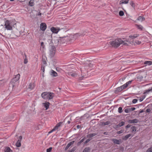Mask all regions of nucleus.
<instances>
[{
	"label": "nucleus",
	"instance_id": "1",
	"mask_svg": "<svg viewBox=\"0 0 152 152\" xmlns=\"http://www.w3.org/2000/svg\"><path fill=\"white\" fill-rule=\"evenodd\" d=\"M110 43L112 47L115 48H117L121 44L125 46H127L128 45L127 43L125 42L124 41L120 38L115 39L110 41Z\"/></svg>",
	"mask_w": 152,
	"mask_h": 152
},
{
	"label": "nucleus",
	"instance_id": "2",
	"mask_svg": "<svg viewBox=\"0 0 152 152\" xmlns=\"http://www.w3.org/2000/svg\"><path fill=\"white\" fill-rule=\"evenodd\" d=\"M4 26H5V28L7 30H12V27L11 25V23L9 20H7L5 21Z\"/></svg>",
	"mask_w": 152,
	"mask_h": 152
},
{
	"label": "nucleus",
	"instance_id": "3",
	"mask_svg": "<svg viewBox=\"0 0 152 152\" xmlns=\"http://www.w3.org/2000/svg\"><path fill=\"white\" fill-rule=\"evenodd\" d=\"M20 76V74H18V75H15V77L12 79L11 83H12L13 87L14 86V84L19 79Z\"/></svg>",
	"mask_w": 152,
	"mask_h": 152
},
{
	"label": "nucleus",
	"instance_id": "4",
	"mask_svg": "<svg viewBox=\"0 0 152 152\" xmlns=\"http://www.w3.org/2000/svg\"><path fill=\"white\" fill-rule=\"evenodd\" d=\"M50 47V55L51 57H53L55 54L56 49L54 46H51Z\"/></svg>",
	"mask_w": 152,
	"mask_h": 152
},
{
	"label": "nucleus",
	"instance_id": "5",
	"mask_svg": "<svg viewBox=\"0 0 152 152\" xmlns=\"http://www.w3.org/2000/svg\"><path fill=\"white\" fill-rule=\"evenodd\" d=\"M126 88H125L124 86V85L121 86L117 88H116L115 90L114 91V92L115 94H118V92L121 91L124 89Z\"/></svg>",
	"mask_w": 152,
	"mask_h": 152
},
{
	"label": "nucleus",
	"instance_id": "6",
	"mask_svg": "<svg viewBox=\"0 0 152 152\" xmlns=\"http://www.w3.org/2000/svg\"><path fill=\"white\" fill-rule=\"evenodd\" d=\"M55 94L54 93L50 92H48L47 99L50 100L52 99L54 96Z\"/></svg>",
	"mask_w": 152,
	"mask_h": 152
},
{
	"label": "nucleus",
	"instance_id": "7",
	"mask_svg": "<svg viewBox=\"0 0 152 152\" xmlns=\"http://www.w3.org/2000/svg\"><path fill=\"white\" fill-rule=\"evenodd\" d=\"M47 26L45 23H42L40 25V29L42 31H44L46 28Z\"/></svg>",
	"mask_w": 152,
	"mask_h": 152
},
{
	"label": "nucleus",
	"instance_id": "8",
	"mask_svg": "<svg viewBox=\"0 0 152 152\" xmlns=\"http://www.w3.org/2000/svg\"><path fill=\"white\" fill-rule=\"evenodd\" d=\"M135 109V107H130L129 108H126L125 109L124 111L125 113H128L134 110Z\"/></svg>",
	"mask_w": 152,
	"mask_h": 152
},
{
	"label": "nucleus",
	"instance_id": "9",
	"mask_svg": "<svg viewBox=\"0 0 152 152\" xmlns=\"http://www.w3.org/2000/svg\"><path fill=\"white\" fill-rule=\"evenodd\" d=\"M48 92H45L42 93L41 94L42 97L45 99H47Z\"/></svg>",
	"mask_w": 152,
	"mask_h": 152
},
{
	"label": "nucleus",
	"instance_id": "10",
	"mask_svg": "<svg viewBox=\"0 0 152 152\" xmlns=\"http://www.w3.org/2000/svg\"><path fill=\"white\" fill-rule=\"evenodd\" d=\"M111 140L115 144H120L121 142V140H118L116 139H112Z\"/></svg>",
	"mask_w": 152,
	"mask_h": 152
},
{
	"label": "nucleus",
	"instance_id": "11",
	"mask_svg": "<svg viewBox=\"0 0 152 152\" xmlns=\"http://www.w3.org/2000/svg\"><path fill=\"white\" fill-rule=\"evenodd\" d=\"M50 104V103L48 102L42 103V105L45 108L46 110H47L49 108Z\"/></svg>",
	"mask_w": 152,
	"mask_h": 152
},
{
	"label": "nucleus",
	"instance_id": "12",
	"mask_svg": "<svg viewBox=\"0 0 152 152\" xmlns=\"http://www.w3.org/2000/svg\"><path fill=\"white\" fill-rule=\"evenodd\" d=\"M50 30L52 32L55 33H58L59 30H58V29L54 27H51L50 28Z\"/></svg>",
	"mask_w": 152,
	"mask_h": 152
},
{
	"label": "nucleus",
	"instance_id": "13",
	"mask_svg": "<svg viewBox=\"0 0 152 152\" xmlns=\"http://www.w3.org/2000/svg\"><path fill=\"white\" fill-rule=\"evenodd\" d=\"M139 122V120L137 119H134L133 120H130L129 121V123L130 124H134L137 123Z\"/></svg>",
	"mask_w": 152,
	"mask_h": 152
},
{
	"label": "nucleus",
	"instance_id": "14",
	"mask_svg": "<svg viewBox=\"0 0 152 152\" xmlns=\"http://www.w3.org/2000/svg\"><path fill=\"white\" fill-rule=\"evenodd\" d=\"M74 142L75 141H72L69 142L66 146L65 149V150L66 151L67 150L71 145H72L74 143Z\"/></svg>",
	"mask_w": 152,
	"mask_h": 152
},
{
	"label": "nucleus",
	"instance_id": "15",
	"mask_svg": "<svg viewBox=\"0 0 152 152\" xmlns=\"http://www.w3.org/2000/svg\"><path fill=\"white\" fill-rule=\"evenodd\" d=\"M139 35L137 34H134L133 35H130L129 36V38L130 39H131V40L139 36Z\"/></svg>",
	"mask_w": 152,
	"mask_h": 152
},
{
	"label": "nucleus",
	"instance_id": "16",
	"mask_svg": "<svg viewBox=\"0 0 152 152\" xmlns=\"http://www.w3.org/2000/svg\"><path fill=\"white\" fill-rule=\"evenodd\" d=\"M97 134V133H93L87 135L86 137L88 138H90L92 137H93Z\"/></svg>",
	"mask_w": 152,
	"mask_h": 152
},
{
	"label": "nucleus",
	"instance_id": "17",
	"mask_svg": "<svg viewBox=\"0 0 152 152\" xmlns=\"http://www.w3.org/2000/svg\"><path fill=\"white\" fill-rule=\"evenodd\" d=\"M123 41L125 42H126L128 44L127 46L129 44H132L133 42L132 41H131V40L130 39H126V40H124Z\"/></svg>",
	"mask_w": 152,
	"mask_h": 152
},
{
	"label": "nucleus",
	"instance_id": "18",
	"mask_svg": "<svg viewBox=\"0 0 152 152\" xmlns=\"http://www.w3.org/2000/svg\"><path fill=\"white\" fill-rule=\"evenodd\" d=\"M50 75L54 77H56L57 76V73L53 70H51V71Z\"/></svg>",
	"mask_w": 152,
	"mask_h": 152
},
{
	"label": "nucleus",
	"instance_id": "19",
	"mask_svg": "<svg viewBox=\"0 0 152 152\" xmlns=\"http://www.w3.org/2000/svg\"><path fill=\"white\" fill-rule=\"evenodd\" d=\"M133 81V80L129 81L128 82H127L125 84L123 85L124 86L125 88H126L129 85L131 84Z\"/></svg>",
	"mask_w": 152,
	"mask_h": 152
},
{
	"label": "nucleus",
	"instance_id": "20",
	"mask_svg": "<svg viewBox=\"0 0 152 152\" xmlns=\"http://www.w3.org/2000/svg\"><path fill=\"white\" fill-rule=\"evenodd\" d=\"M5 152H12V151L9 147H6L4 149Z\"/></svg>",
	"mask_w": 152,
	"mask_h": 152
},
{
	"label": "nucleus",
	"instance_id": "21",
	"mask_svg": "<svg viewBox=\"0 0 152 152\" xmlns=\"http://www.w3.org/2000/svg\"><path fill=\"white\" fill-rule=\"evenodd\" d=\"M132 134H129L126 135L125 136L123 137H122V139L124 140H126Z\"/></svg>",
	"mask_w": 152,
	"mask_h": 152
},
{
	"label": "nucleus",
	"instance_id": "22",
	"mask_svg": "<svg viewBox=\"0 0 152 152\" xmlns=\"http://www.w3.org/2000/svg\"><path fill=\"white\" fill-rule=\"evenodd\" d=\"M129 0H121L120 2V4H126L128 3Z\"/></svg>",
	"mask_w": 152,
	"mask_h": 152
},
{
	"label": "nucleus",
	"instance_id": "23",
	"mask_svg": "<svg viewBox=\"0 0 152 152\" xmlns=\"http://www.w3.org/2000/svg\"><path fill=\"white\" fill-rule=\"evenodd\" d=\"M63 122H60L58 123L56 126L55 127L54 129H55V130H57L58 129V127L60 126L62 124Z\"/></svg>",
	"mask_w": 152,
	"mask_h": 152
},
{
	"label": "nucleus",
	"instance_id": "24",
	"mask_svg": "<svg viewBox=\"0 0 152 152\" xmlns=\"http://www.w3.org/2000/svg\"><path fill=\"white\" fill-rule=\"evenodd\" d=\"M34 87V83H30L28 85V88L31 89H33Z\"/></svg>",
	"mask_w": 152,
	"mask_h": 152
},
{
	"label": "nucleus",
	"instance_id": "25",
	"mask_svg": "<svg viewBox=\"0 0 152 152\" xmlns=\"http://www.w3.org/2000/svg\"><path fill=\"white\" fill-rule=\"evenodd\" d=\"M83 70H81V75L82 77H79V80H83V78H86V75H84V73L83 72Z\"/></svg>",
	"mask_w": 152,
	"mask_h": 152
},
{
	"label": "nucleus",
	"instance_id": "26",
	"mask_svg": "<svg viewBox=\"0 0 152 152\" xmlns=\"http://www.w3.org/2000/svg\"><path fill=\"white\" fill-rule=\"evenodd\" d=\"M47 63L45 58H42V66H46Z\"/></svg>",
	"mask_w": 152,
	"mask_h": 152
},
{
	"label": "nucleus",
	"instance_id": "27",
	"mask_svg": "<svg viewBox=\"0 0 152 152\" xmlns=\"http://www.w3.org/2000/svg\"><path fill=\"white\" fill-rule=\"evenodd\" d=\"M68 74L69 75H70L73 77H75L77 75L75 73H73L72 72H68Z\"/></svg>",
	"mask_w": 152,
	"mask_h": 152
},
{
	"label": "nucleus",
	"instance_id": "28",
	"mask_svg": "<svg viewBox=\"0 0 152 152\" xmlns=\"http://www.w3.org/2000/svg\"><path fill=\"white\" fill-rule=\"evenodd\" d=\"M125 123L124 121H121L119 123L118 125L116 126V128H118V126L121 127L124 125Z\"/></svg>",
	"mask_w": 152,
	"mask_h": 152
},
{
	"label": "nucleus",
	"instance_id": "29",
	"mask_svg": "<svg viewBox=\"0 0 152 152\" xmlns=\"http://www.w3.org/2000/svg\"><path fill=\"white\" fill-rule=\"evenodd\" d=\"M20 142L21 141H20V140H18L17 142L16 143V145L17 147H19L21 146Z\"/></svg>",
	"mask_w": 152,
	"mask_h": 152
},
{
	"label": "nucleus",
	"instance_id": "30",
	"mask_svg": "<svg viewBox=\"0 0 152 152\" xmlns=\"http://www.w3.org/2000/svg\"><path fill=\"white\" fill-rule=\"evenodd\" d=\"M137 20H138L140 21H143L145 20V18L144 17L142 16H139L137 18Z\"/></svg>",
	"mask_w": 152,
	"mask_h": 152
},
{
	"label": "nucleus",
	"instance_id": "31",
	"mask_svg": "<svg viewBox=\"0 0 152 152\" xmlns=\"http://www.w3.org/2000/svg\"><path fill=\"white\" fill-rule=\"evenodd\" d=\"M86 139V137H84L83 139L81 140L79 142H78L77 143V145L78 146H79L80 145V144L85 139Z\"/></svg>",
	"mask_w": 152,
	"mask_h": 152
},
{
	"label": "nucleus",
	"instance_id": "32",
	"mask_svg": "<svg viewBox=\"0 0 152 152\" xmlns=\"http://www.w3.org/2000/svg\"><path fill=\"white\" fill-rule=\"evenodd\" d=\"M132 132H135L136 131V127L135 126H132L131 128Z\"/></svg>",
	"mask_w": 152,
	"mask_h": 152
},
{
	"label": "nucleus",
	"instance_id": "33",
	"mask_svg": "<svg viewBox=\"0 0 152 152\" xmlns=\"http://www.w3.org/2000/svg\"><path fill=\"white\" fill-rule=\"evenodd\" d=\"M145 64H148L149 65H150L152 64V61H146L145 62Z\"/></svg>",
	"mask_w": 152,
	"mask_h": 152
},
{
	"label": "nucleus",
	"instance_id": "34",
	"mask_svg": "<svg viewBox=\"0 0 152 152\" xmlns=\"http://www.w3.org/2000/svg\"><path fill=\"white\" fill-rule=\"evenodd\" d=\"M90 148L88 147L85 148L83 150V152H89Z\"/></svg>",
	"mask_w": 152,
	"mask_h": 152
},
{
	"label": "nucleus",
	"instance_id": "35",
	"mask_svg": "<svg viewBox=\"0 0 152 152\" xmlns=\"http://www.w3.org/2000/svg\"><path fill=\"white\" fill-rule=\"evenodd\" d=\"M118 112L119 113H121L123 112V110L121 107H119L118 109Z\"/></svg>",
	"mask_w": 152,
	"mask_h": 152
},
{
	"label": "nucleus",
	"instance_id": "36",
	"mask_svg": "<svg viewBox=\"0 0 152 152\" xmlns=\"http://www.w3.org/2000/svg\"><path fill=\"white\" fill-rule=\"evenodd\" d=\"M29 4L30 6L31 7H32L34 5V3L33 2V1L32 0H31L29 2Z\"/></svg>",
	"mask_w": 152,
	"mask_h": 152
},
{
	"label": "nucleus",
	"instance_id": "37",
	"mask_svg": "<svg viewBox=\"0 0 152 152\" xmlns=\"http://www.w3.org/2000/svg\"><path fill=\"white\" fill-rule=\"evenodd\" d=\"M136 25L138 29L140 30H142V29L143 27L141 25Z\"/></svg>",
	"mask_w": 152,
	"mask_h": 152
},
{
	"label": "nucleus",
	"instance_id": "38",
	"mask_svg": "<svg viewBox=\"0 0 152 152\" xmlns=\"http://www.w3.org/2000/svg\"><path fill=\"white\" fill-rule=\"evenodd\" d=\"M76 149V147H74L71 150L69 151L68 152H74Z\"/></svg>",
	"mask_w": 152,
	"mask_h": 152
},
{
	"label": "nucleus",
	"instance_id": "39",
	"mask_svg": "<svg viewBox=\"0 0 152 152\" xmlns=\"http://www.w3.org/2000/svg\"><path fill=\"white\" fill-rule=\"evenodd\" d=\"M119 15L120 16H122L124 15V13L123 11H120L119 12Z\"/></svg>",
	"mask_w": 152,
	"mask_h": 152
},
{
	"label": "nucleus",
	"instance_id": "40",
	"mask_svg": "<svg viewBox=\"0 0 152 152\" xmlns=\"http://www.w3.org/2000/svg\"><path fill=\"white\" fill-rule=\"evenodd\" d=\"M130 4L132 7H133L134 8V7L135 5L133 1H130Z\"/></svg>",
	"mask_w": 152,
	"mask_h": 152
},
{
	"label": "nucleus",
	"instance_id": "41",
	"mask_svg": "<svg viewBox=\"0 0 152 152\" xmlns=\"http://www.w3.org/2000/svg\"><path fill=\"white\" fill-rule=\"evenodd\" d=\"M146 152H152V147L149 148L146 151Z\"/></svg>",
	"mask_w": 152,
	"mask_h": 152
},
{
	"label": "nucleus",
	"instance_id": "42",
	"mask_svg": "<svg viewBox=\"0 0 152 152\" xmlns=\"http://www.w3.org/2000/svg\"><path fill=\"white\" fill-rule=\"evenodd\" d=\"M45 66H41V70L42 71L43 73H44L45 72Z\"/></svg>",
	"mask_w": 152,
	"mask_h": 152
},
{
	"label": "nucleus",
	"instance_id": "43",
	"mask_svg": "<svg viewBox=\"0 0 152 152\" xmlns=\"http://www.w3.org/2000/svg\"><path fill=\"white\" fill-rule=\"evenodd\" d=\"M81 35H82V34H80L77 33V34H75L74 35V37H78V36H81Z\"/></svg>",
	"mask_w": 152,
	"mask_h": 152
},
{
	"label": "nucleus",
	"instance_id": "44",
	"mask_svg": "<svg viewBox=\"0 0 152 152\" xmlns=\"http://www.w3.org/2000/svg\"><path fill=\"white\" fill-rule=\"evenodd\" d=\"M124 130H120V131H118L117 132V133L118 134H120L123 133L124 132Z\"/></svg>",
	"mask_w": 152,
	"mask_h": 152
},
{
	"label": "nucleus",
	"instance_id": "45",
	"mask_svg": "<svg viewBox=\"0 0 152 152\" xmlns=\"http://www.w3.org/2000/svg\"><path fill=\"white\" fill-rule=\"evenodd\" d=\"M52 149V147H50L49 148L47 149V152H51V151Z\"/></svg>",
	"mask_w": 152,
	"mask_h": 152
},
{
	"label": "nucleus",
	"instance_id": "46",
	"mask_svg": "<svg viewBox=\"0 0 152 152\" xmlns=\"http://www.w3.org/2000/svg\"><path fill=\"white\" fill-rule=\"evenodd\" d=\"M152 91V87L151 88V89H148L147 90H146L145 93H149L150 91Z\"/></svg>",
	"mask_w": 152,
	"mask_h": 152
},
{
	"label": "nucleus",
	"instance_id": "47",
	"mask_svg": "<svg viewBox=\"0 0 152 152\" xmlns=\"http://www.w3.org/2000/svg\"><path fill=\"white\" fill-rule=\"evenodd\" d=\"M91 140L90 139H87L84 142V144H86L87 143H88Z\"/></svg>",
	"mask_w": 152,
	"mask_h": 152
},
{
	"label": "nucleus",
	"instance_id": "48",
	"mask_svg": "<svg viewBox=\"0 0 152 152\" xmlns=\"http://www.w3.org/2000/svg\"><path fill=\"white\" fill-rule=\"evenodd\" d=\"M28 62V60H27V58H25L24 59V63L25 64H26Z\"/></svg>",
	"mask_w": 152,
	"mask_h": 152
},
{
	"label": "nucleus",
	"instance_id": "49",
	"mask_svg": "<svg viewBox=\"0 0 152 152\" xmlns=\"http://www.w3.org/2000/svg\"><path fill=\"white\" fill-rule=\"evenodd\" d=\"M137 101V100L136 99H134L132 100L133 103L135 104L136 103Z\"/></svg>",
	"mask_w": 152,
	"mask_h": 152
},
{
	"label": "nucleus",
	"instance_id": "50",
	"mask_svg": "<svg viewBox=\"0 0 152 152\" xmlns=\"http://www.w3.org/2000/svg\"><path fill=\"white\" fill-rule=\"evenodd\" d=\"M135 43L137 44H140L141 43V42L140 41H139L138 40H136L135 41Z\"/></svg>",
	"mask_w": 152,
	"mask_h": 152
},
{
	"label": "nucleus",
	"instance_id": "51",
	"mask_svg": "<svg viewBox=\"0 0 152 152\" xmlns=\"http://www.w3.org/2000/svg\"><path fill=\"white\" fill-rule=\"evenodd\" d=\"M41 45L43 48H44L45 47V45L43 42H42L41 43Z\"/></svg>",
	"mask_w": 152,
	"mask_h": 152
},
{
	"label": "nucleus",
	"instance_id": "52",
	"mask_svg": "<svg viewBox=\"0 0 152 152\" xmlns=\"http://www.w3.org/2000/svg\"><path fill=\"white\" fill-rule=\"evenodd\" d=\"M105 123V125H108L110 124V122L109 121H107Z\"/></svg>",
	"mask_w": 152,
	"mask_h": 152
},
{
	"label": "nucleus",
	"instance_id": "53",
	"mask_svg": "<svg viewBox=\"0 0 152 152\" xmlns=\"http://www.w3.org/2000/svg\"><path fill=\"white\" fill-rule=\"evenodd\" d=\"M151 110L150 109H147L146 110V112L147 113H149L151 112Z\"/></svg>",
	"mask_w": 152,
	"mask_h": 152
},
{
	"label": "nucleus",
	"instance_id": "54",
	"mask_svg": "<svg viewBox=\"0 0 152 152\" xmlns=\"http://www.w3.org/2000/svg\"><path fill=\"white\" fill-rule=\"evenodd\" d=\"M55 130H56L54 128L52 130H51V131H50L48 133H49V134H50V133H51V132H53Z\"/></svg>",
	"mask_w": 152,
	"mask_h": 152
},
{
	"label": "nucleus",
	"instance_id": "55",
	"mask_svg": "<svg viewBox=\"0 0 152 152\" xmlns=\"http://www.w3.org/2000/svg\"><path fill=\"white\" fill-rule=\"evenodd\" d=\"M130 126H131V125H130L128 124L127 126H126L125 127L126 129H127V128L130 127Z\"/></svg>",
	"mask_w": 152,
	"mask_h": 152
},
{
	"label": "nucleus",
	"instance_id": "56",
	"mask_svg": "<svg viewBox=\"0 0 152 152\" xmlns=\"http://www.w3.org/2000/svg\"><path fill=\"white\" fill-rule=\"evenodd\" d=\"M101 125L102 126H105V123L104 122H101Z\"/></svg>",
	"mask_w": 152,
	"mask_h": 152
},
{
	"label": "nucleus",
	"instance_id": "57",
	"mask_svg": "<svg viewBox=\"0 0 152 152\" xmlns=\"http://www.w3.org/2000/svg\"><path fill=\"white\" fill-rule=\"evenodd\" d=\"M88 66L89 67H91L92 66V64H91V63H90L89 64H88Z\"/></svg>",
	"mask_w": 152,
	"mask_h": 152
},
{
	"label": "nucleus",
	"instance_id": "58",
	"mask_svg": "<svg viewBox=\"0 0 152 152\" xmlns=\"http://www.w3.org/2000/svg\"><path fill=\"white\" fill-rule=\"evenodd\" d=\"M22 138V136H20L19 137V139L18 140H20V141H21Z\"/></svg>",
	"mask_w": 152,
	"mask_h": 152
},
{
	"label": "nucleus",
	"instance_id": "59",
	"mask_svg": "<svg viewBox=\"0 0 152 152\" xmlns=\"http://www.w3.org/2000/svg\"><path fill=\"white\" fill-rule=\"evenodd\" d=\"M144 98H140L139 99V101L141 102L143 101Z\"/></svg>",
	"mask_w": 152,
	"mask_h": 152
},
{
	"label": "nucleus",
	"instance_id": "60",
	"mask_svg": "<svg viewBox=\"0 0 152 152\" xmlns=\"http://www.w3.org/2000/svg\"><path fill=\"white\" fill-rule=\"evenodd\" d=\"M104 134L105 135H108V133L107 132H104Z\"/></svg>",
	"mask_w": 152,
	"mask_h": 152
},
{
	"label": "nucleus",
	"instance_id": "61",
	"mask_svg": "<svg viewBox=\"0 0 152 152\" xmlns=\"http://www.w3.org/2000/svg\"><path fill=\"white\" fill-rule=\"evenodd\" d=\"M80 126L79 125H77V128L78 129L80 128Z\"/></svg>",
	"mask_w": 152,
	"mask_h": 152
},
{
	"label": "nucleus",
	"instance_id": "62",
	"mask_svg": "<svg viewBox=\"0 0 152 152\" xmlns=\"http://www.w3.org/2000/svg\"><path fill=\"white\" fill-rule=\"evenodd\" d=\"M144 112V110H141L140 112V113H143Z\"/></svg>",
	"mask_w": 152,
	"mask_h": 152
},
{
	"label": "nucleus",
	"instance_id": "63",
	"mask_svg": "<svg viewBox=\"0 0 152 152\" xmlns=\"http://www.w3.org/2000/svg\"><path fill=\"white\" fill-rule=\"evenodd\" d=\"M64 37H61L60 38V40H61L62 39H63V38Z\"/></svg>",
	"mask_w": 152,
	"mask_h": 152
},
{
	"label": "nucleus",
	"instance_id": "64",
	"mask_svg": "<svg viewBox=\"0 0 152 152\" xmlns=\"http://www.w3.org/2000/svg\"><path fill=\"white\" fill-rule=\"evenodd\" d=\"M41 15V13L40 12H39V13L38 14V15Z\"/></svg>",
	"mask_w": 152,
	"mask_h": 152
}]
</instances>
